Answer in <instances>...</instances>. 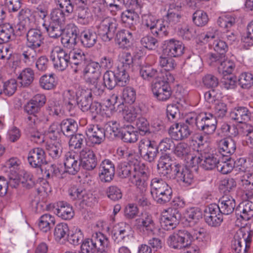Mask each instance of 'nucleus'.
Here are the masks:
<instances>
[{"label": "nucleus", "instance_id": "nucleus-18", "mask_svg": "<svg viewBox=\"0 0 253 253\" xmlns=\"http://www.w3.org/2000/svg\"><path fill=\"white\" fill-rule=\"evenodd\" d=\"M152 90L154 96L161 101H166L171 96V87L163 81H159L152 84Z\"/></svg>", "mask_w": 253, "mask_h": 253}, {"label": "nucleus", "instance_id": "nucleus-50", "mask_svg": "<svg viewBox=\"0 0 253 253\" xmlns=\"http://www.w3.org/2000/svg\"><path fill=\"white\" fill-rule=\"evenodd\" d=\"M128 70L118 67L117 70L114 72L118 85L126 86L129 82Z\"/></svg>", "mask_w": 253, "mask_h": 253}, {"label": "nucleus", "instance_id": "nucleus-30", "mask_svg": "<svg viewBox=\"0 0 253 253\" xmlns=\"http://www.w3.org/2000/svg\"><path fill=\"white\" fill-rule=\"evenodd\" d=\"M232 120L239 123H246L251 120V112L249 109L243 106L236 107L230 113Z\"/></svg>", "mask_w": 253, "mask_h": 253}, {"label": "nucleus", "instance_id": "nucleus-63", "mask_svg": "<svg viewBox=\"0 0 253 253\" xmlns=\"http://www.w3.org/2000/svg\"><path fill=\"white\" fill-rule=\"evenodd\" d=\"M47 132V135L51 139L55 140L59 138L63 135L60 124H59L57 123H52L48 127Z\"/></svg>", "mask_w": 253, "mask_h": 253}, {"label": "nucleus", "instance_id": "nucleus-16", "mask_svg": "<svg viewBox=\"0 0 253 253\" xmlns=\"http://www.w3.org/2000/svg\"><path fill=\"white\" fill-rule=\"evenodd\" d=\"M79 29L74 24L68 25L64 29L61 37V42L65 47L71 48L76 45L78 35L79 36Z\"/></svg>", "mask_w": 253, "mask_h": 253}, {"label": "nucleus", "instance_id": "nucleus-19", "mask_svg": "<svg viewBox=\"0 0 253 253\" xmlns=\"http://www.w3.org/2000/svg\"><path fill=\"white\" fill-rule=\"evenodd\" d=\"M185 186L191 185L194 182V175L192 171L183 165L180 164L173 170L172 178Z\"/></svg>", "mask_w": 253, "mask_h": 253}, {"label": "nucleus", "instance_id": "nucleus-39", "mask_svg": "<svg viewBox=\"0 0 253 253\" xmlns=\"http://www.w3.org/2000/svg\"><path fill=\"white\" fill-rule=\"evenodd\" d=\"M132 34L126 30H122L116 34V41L120 47L125 49L129 47L132 40Z\"/></svg>", "mask_w": 253, "mask_h": 253}, {"label": "nucleus", "instance_id": "nucleus-11", "mask_svg": "<svg viewBox=\"0 0 253 253\" xmlns=\"http://www.w3.org/2000/svg\"><path fill=\"white\" fill-rule=\"evenodd\" d=\"M133 227L140 232L152 233L155 228L153 216L148 212H142L134 221Z\"/></svg>", "mask_w": 253, "mask_h": 253}, {"label": "nucleus", "instance_id": "nucleus-26", "mask_svg": "<svg viewBox=\"0 0 253 253\" xmlns=\"http://www.w3.org/2000/svg\"><path fill=\"white\" fill-rule=\"evenodd\" d=\"M202 167L206 170H211L219 163V156L214 153H211L208 148L201 151Z\"/></svg>", "mask_w": 253, "mask_h": 253}, {"label": "nucleus", "instance_id": "nucleus-7", "mask_svg": "<svg viewBox=\"0 0 253 253\" xmlns=\"http://www.w3.org/2000/svg\"><path fill=\"white\" fill-rule=\"evenodd\" d=\"M75 13L78 23L87 25L93 21V17L89 8V0H74Z\"/></svg>", "mask_w": 253, "mask_h": 253}, {"label": "nucleus", "instance_id": "nucleus-20", "mask_svg": "<svg viewBox=\"0 0 253 253\" xmlns=\"http://www.w3.org/2000/svg\"><path fill=\"white\" fill-rule=\"evenodd\" d=\"M184 48L182 42L174 39H171L164 42V51L169 57L181 56L184 53Z\"/></svg>", "mask_w": 253, "mask_h": 253}, {"label": "nucleus", "instance_id": "nucleus-38", "mask_svg": "<svg viewBox=\"0 0 253 253\" xmlns=\"http://www.w3.org/2000/svg\"><path fill=\"white\" fill-rule=\"evenodd\" d=\"M62 134L66 137L73 135L78 130V124L76 121L72 119L63 120L60 123Z\"/></svg>", "mask_w": 253, "mask_h": 253}, {"label": "nucleus", "instance_id": "nucleus-45", "mask_svg": "<svg viewBox=\"0 0 253 253\" xmlns=\"http://www.w3.org/2000/svg\"><path fill=\"white\" fill-rule=\"evenodd\" d=\"M14 35V30L11 25L9 23L0 25V43L9 42Z\"/></svg>", "mask_w": 253, "mask_h": 253}, {"label": "nucleus", "instance_id": "nucleus-12", "mask_svg": "<svg viewBox=\"0 0 253 253\" xmlns=\"http://www.w3.org/2000/svg\"><path fill=\"white\" fill-rule=\"evenodd\" d=\"M142 26L147 30H150L155 36L163 37L164 36L162 26V19H157L151 14L144 15L142 16Z\"/></svg>", "mask_w": 253, "mask_h": 253}, {"label": "nucleus", "instance_id": "nucleus-15", "mask_svg": "<svg viewBox=\"0 0 253 253\" xmlns=\"http://www.w3.org/2000/svg\"><path fill=\"white\" fill-rule=\"evenodd\" d=\"M83 75L85 82L89 84H96L100 76L98 63L89 60L84 66Z\"/></svg>", "mask_w": 253, "mask_h": 253}, {"label": "nucleus", "instance_id": "nucleus-33", "mask_svg": "<svg viewBox=\"0 0 253 253\" xmlns=\"http://www.w3.org/2000/svg\"><path fill=\"white\" fill-rule=\"evenodd\" d=\"M69 194L73 200H78L80 203L87 205L89 203L90 198L82 187L73 186L69 189Z\"/></svg>", "mask_w": 253, "mask_h": 253}, {"label": "nucleus", "instance_id": "nucleus-59", "mask_svg": "<svg viewBox=\"0 0 253 253\" xmlns=\"http://www.w3.org/2000/svg\"><path fill=\"white\" fill-rule=\"evenodd\" d=\"M48 121V117L44 113H40V112L35 115L29 116L27 118V123L32 127L37 126L41 123H46Z\"/></svg>", "mask_w": 253, "mask_h": 253}, {"label": "nucleus", "instance_id": "nucleus-34", "mask_svg": "<svg viewBox=\"0 0 253 253\" xmlns=\"http://www.w3.org/2000/svg\"><path fill=\"white\" fill-rule=\"evenodd\" d=\"M71 65L84 66L89 60L87 55L79 49H73L69 51Z\"/></svg>", "mask_w": 253, "mask_h": 253}, {"label": "nucleus", "instance_id": "nucleus-3", "mask_svg": "<svg viewBox=\"0 0 253 253\" xmlns=\"http://www.w3.org/2000/svg\"><path fill=\"white\" fill-rule=\"evenodd\" d=\"M109 241L108 239L101 232H96L90 239L85 240L82 243L81 249L82 253H98L107 250Z\"/></svg>", "mask_w": 253, "mask_h": 253}, {"label": "nucleus", "instance_id": "nucleus-27", "mask_svg": "<svg viewBox=\"0 0 253 253\" xmlns=\"http://www.w3.org/2000/svg\"><path fill=\"white\" fill-rule=\"evenodd\" d=\"M91 92L87 88L81 89L77 92L76 104L83 112L88 111L91 105L92 98Z\"/></svg>", "mask_w": 253, "mask_h": 253}, {"label": "nucleus", "instance_id": "nucleus-41", "mask_svg": "<svg viewBox=\"0 0 253 253\" xmlns=\"http://www.w3.org/2000/svg\"><path fill=\"white\" fill-rule=\"evenodd\" d=\"M55 223L54 216L50 214L45 213L40 217L38 226L42 231L46 233L50 231Z\"/></svg>", "mask_w": 253, "mask_h": 253}, {"label": "nucleus", "instance_id": "nucleus-64", "mask_svg": "<svg viewBox=\"0 0 253 253\" xmlns=\"http://www.w3.org/2000/svg\"><path fill=\"white\" fill-rule=\"evenodd\" d=\"M160 65L168 71L173 70L176 66L175 60L171 57H164L161 56L159 58Z\"/></svg>", "mask_w": 253, "mask_h": 253}, {"label": "nucleus", "instance_id": "nucleus-1", "mask_svg": "<svg viewBox=\"0 0 253 253\" xmlns=\"http://www.w3.org/2000/svg\"><path fill=\"white\" fill-rule=\"evenodd\" d=\"M44 36L38 28L28 29L26 35L25 46L22 48L21 60L26 66H32L37 60L38 53L42 51L44 44Z\"/></svg>", "mask_w": 253, "mask_h": 253}, {"label": "nucleus", "instance_id": "nucleus-61", "mask_svg": "<svg viewBox=\"0 0 253 253\" xmlns=\"http://www.w3.org/2000/svg\"><path fill=\"white\" fill-rule=\"evenodd\" d=\"M177 32L179 36L186 40H190L194 37V29L186 24L180 25L178 27Z\"/></svg>", "mask_w": 253, "mask_h": 253}, {"label": "nucleus", "instance_id": "nucleus-48", "mask_svg": "<svg viewBox=\"0 0 253 253\" xmlns=\"http://www.w3.org/2000/svg\"><path fill=\"white\" fill-rule=\"evenodd\" d=\"M174 154L184 160L191 154V148L187 143L179 142L175 147Z\"/></svg>", "mask_w": 253, "mask_h": 253}, {"label": "nucleus", "instance_id": "nucleus-42", "mask_svg": "<svg viewBox=\"0 0 253 253\" xmlns=\"http://www.w3.org/2000/svg\"><path fill=\"white\" fill-rule=\"evenodd\" d=\"M121 139L125 142L133 143L138 139L137 132L131 125H127L122 129L121 133Z\"/></svg>", "mask_w": 253, "mask_h": 253}, {"label": "nucleus", "instance_id": "nucleus-6", "mask_svg": "<svg viewBox=\"0 0 253 253\" xmlns=\"http://www.w3.org/2000/svg\"><path fill=\"white\" fill-rule=\"evenodd\" d=\"M253 237V232L250 230H241L234 237L232 249L235 253H246L250 248Z\"/></svg>", "mask_w": 253, "mask_h": 253}, {"label": "nucleus", "instance_id": "nucleus-58", "mask_svg": "<svg viewBox=\"0 0 253 253\" xmlns=\"http://www.w3.org/2000/svg\"><path fill=\"white\" fill-rule=\"evenodd\" d=\"M119 61L121 63V65L118 66L119 68L129 71L133 67V57L129 52L122 53L119 57Z\"/></svg>", "mask_w": 253, "mask_h": 253}, {"label": "nucleus", "instance_id": "nucleus-14", "mask_svg": "<svg viewBox=\"0 0 253 253\" xmlns=\"http://www.w3.org/2000/svg\"><path fill=\"white\" fill-rule=\"evenodd\" d=\"M81 166L87 170L94 169L97 165V158L94 152L89 148H85L80 152Z\"/></svg>", "mask_w": 253, "mask_h": 253}, {"label": "nucleus", "instance_id": "nucleus-54", "mask_svg": "<svg viewBox=\"0 0 253 253\" xmlns=\"http://www.w3.org/2000/svg\"><path fill=\"white\" fill-rule=\"evenodd\" d=\"M56 84L55 77L53 74L43 75L40 79V86L44 89H52L55 86Z\"/></svg>", "mask_w": 253, "mask_h": 253}, {"label": "nucleus", "instance_id": "nucleus-2", "mask_svg": "<svg viewBox=\"0 0 253 253\" xmlns=\"http://www.w3.org/2000/svg\"><path fill=\"white\" fill-rule=\"evenodd\" d=\"M118 175L121 178L128 177L129 181L137 188L145 190L149 175L146 167L143 165H133L124 162L120 163L118 168Z\"/></svg>", "mask_w": 253, "mask_h": 253}, {"label": "nucleus", "instance_id": "nucleus-5", "mask_svg": "<svg viewBox=\"0 0 253 253\" xmlns=\"http://www.w3.org/2000/svg\"><path fill=\"white\" fill-rule=\"evenodd\" d=\"M161 19L164 36L168 35L170 29H175L177 26L181 25L183 21L181 13L172 5L170 6L167 14Z\"/></svg>", "mask_w": 253, "mask_h": 253}, {"label": "nucleus", "instance_id": "nucleus-24", "mask_svg": "<svg viewBox=\"0 0 253 253\" xmlns=\"http://www.w3.org/2000/svg\"><path fill=\"white\" fill-rule=\"evenodd\" d=\"M235 214L238 219L253 221V203L249 201L240 203L235 209Z\"/></svg>", "mask_w": 253, "mask_h": 253}, {"label": "nucleus", "instance_id": "nucleus-51", "mask_svg": "<svg viewBox=\"0 0 253 253\" xmlns=\"http://www.w3.org/2000/svg\"><path fill=\"white\" fill-rule=\"evenodd\" d=\"M193 23L198 27H203L207 25L209 21L207 13L203 10H197L193 14Z\"/></svg>", "mask_w": 253, "mask_h": 253}, {"label": "nucleus", "instance_id": "nucleus-4", "mask_svg": "<svg viewBox=\"0 0 253 253\" xmlns=\"http://www.w3.org/2000/svg\"><path fill=\"white\" fill-rule=\"evenodd\" d=\"M192 240L193 237L189 231L185 229H181L169 236L167 244L172 249L180 250L186 247Z\"/></svg>", "mask_w": 253, "mask_h": 253}, {"label": "nucleus", "instance_id": "nucleus-17", "mask_svg": "<svg viewBox=\"0 0 253 253\" xmlns=\"http://www.w3.org/2000/svg\"><path fill=\"white\" fill-rule=\"evenodd\" d=\"M115 173V167L109 159L103 160L99 167V177L102 182L109 183L114 178Z\"/></svg>", "mask_w": 253, "mask_h": 253}, {"label": "nucleus", "instance_id": "nucleus-35", "mask_svg": "<svg viewBox=\"0 0 253 253\" xmlns=\"http://www.w3.org/2000/svg\"><path fill=\"white\" fill-rule=\"evenodd\" d=\"M141 77L145 80L152 81L154 80L158 79L159 77L160 73L149 64L142 65L140 67L139 71Z\"/></svg>", "mask_w": 253, "mask_h": 253}, {"label": "nucleus", "instance_id": "nucleus-31", "mask_svg": "<svg viewBox=\"0 0 253 253\" xmlns=\"http://www.w3.org/2000/svg\"><path fill=\"white\" fill-rule=\"evenodd\" d=\"M218 148L221 154L227 158L234 153L236 149L235 141L232 139L224 138L218 142Z\"/></svg>", "mask_w": 253, "mask_h": 253}, {"label": "nucleus", "instance_id": "nucleus-62", "mask_svg": "<svg viewBox=\"0 0 253 253\" xmlns=\"http://www.w3.org/2000/svg\"><path fill=\"white\" fill-rule=\"evenodd\" d=\"M106 194L107 197L113 201L119 200L123 196L121 189L115 185L109 186L106 190Z\"/></svg>", "mask_w": 253, "mask_h": 253}, {"label": "nucleus", "instance_id": "nucleus-47", "mask_svg": "<svg viewBox=\"0 0 253 253\" xmlns=\"http://www.w3.org/2000/svg\"><path fill=\"white\" fill-rule=\"evenodd\" d=\"M69 228L67 223L61 222L57 224L54 230V236L56 241H59L62 239L69 236Z\"/></svg>", "mask_w": 253, "mask_h": 253}, {"label": "nucleus", "instance_id": "nucleus-43", "mask_svg": "<svg viewBox=\"0 0 253 253\" xmlns=\"http://www.w3.org/2000/svg\"><path fill=\"white\" fill-rule=\"evenodd\" d=\"M61 25V24L54 22H50L48 24L45 22L42 24L48 36L53 39H57L63 35V29Z\"/></svg>", "mask_w": 253, "mask_h": 253}, {"label": "nucleus", "instance_id": "nucleus-32", "mask_svg": "<svg viewBox=\"0 0 253 253\" xmlns=\"http://www.w3.org/2000/svg\"><path fill=\"white\" fill-rule=\"evenodd\" d=\"M221 213L223 214L228 215L235 211L236 203L235 199L229 196H224L219 201L218 205Z\"/></svg>", "mask_w": 253, "mask_h": 253}, {"label": "nucleus", "instance_id": "nucleus-46", "mask_svg": "<svg viewBox=\"0 0 253 253\" xmlns=\"http://www.w3.org/2000/svg\"><path fill=\"white\" fill-rule=\"evenodd\" d=\"M18 79L22 86H28L34 81V72L31 68H26L21 72Z\"/></svg>", "mask_w": 253, "mask_h": 253}, {"label": "nucleus", "instance_id": "nucleus-57", "mask_svg": "<svg viewBox=\"0 0 253 253\" xmlns=\"http://www.w3.org/2000/svg\"><path fill=\"white\" fill-rule=\"evenodd\" d=\"M221 85L226 89H234L237 86V78L233 75H223L221 80Z\"/></svg>", "mask_w": 253, "mask_h": 253}, {"label": "nucleus", "instance_id": "nucleus-44", "mask_svg": "<svg viewBox=\"0 0 253 253\" xmlns=\"http://www.w3.org/2000/svg\"><path fill=\"white\" fill-rule=\"evenodd\" d=\"M63 101L66 109L71 111L77 103V93L73 90H65L63 93Z\"/></svg>", "mask_w": 253, "mask_h": 253}, {"label": "nucleus", "instance_id": "nucleus-36", "mask_svg": "<svg viewBox=\"0 0 253 253\" xmlns=\"http://www.w3.org/2000/svg\"><path fill=\"white\" fill-rule=\"evenodd\" d=\"M172 195V190L168 184L161 189L155 195L152 196L154 200L158 204H164L170 201Z\"/></svg>", "mask_w": 253, "mask_h": 253}, {"label": "nucleus", "instance_id": "nucleus-60", "mask_svg": "<svg viewBox=\"0 0 253 253\" xmlns=\"http://www.w3.org/2000/svg\"><path fill=\"white\" fill-rule=\"evenodd\" d=\"M46 150L48 155L54 159L60 158L62 153V145L58 142L48 144Z\"/></svg>", "mask_w": 253, "mask_h": 253}, {"label": "nucleus", "instance_id": "nucleus-53", "mask_svg": "<svg viewBox=\"0 0 253 253\" xmlns=\"http://www.w3.org/2000/svg\"><path fill=\"white\" fill-rule=\"evenodd\" d=\"M137 18V14L130 10L123 12L121 15L122 22L126 27L129 28H133L135 23V19Z\"/></svg>", "mask_w": 253, "mask_h": 253}, {"label": "nucleus", "instance_id": "nucleus-52", "mask_svg": "<svg viewBox=\"0 0 253 253\" xmlns=\"http://www.w3.org/2000/svg\"><path fill=\"white\" fill-rule=\"evenodd\" d=\"M185 216L189 222L196 223L202 218V212L199 208H190L186 210Z\"/></svg>", "mask_w": 253, "mask_h": 253}, {"label": "nucleus", "instance_id": "nucleus-23", "mask_svg": "<svg viewBox=\"0 0 253 253\" xmlns=\"http://www.w3.org/2000/svg\"><path fill=\"white\" fill-rule=\"evenodd\" d=\"M28 161L32 167L41 169L42 165L46 164L44 151L40 147L31 149L28 153Z\"/></svg>", "mask_w": 253, "mask_h": 253}, {"label": "nucleus", "instance_id": "nucleus-25", "mask_svg": "<svg viewBox=\"0 0 253 253\" xmlns=\"http://www.w3.org/2000/svg\"><path fill=\"white\" fill-rule=\"evenodd\" d=\"M180 214L176 210L173 213H164L160 219L161 227L164 230H170L175 228L179 223Z\"/></svg>", "mask_w": 253, "mask_h": 253}, {"label": "nucleus", "instance_id": "nucleus-13", "mask_svg": "<svg viewBox=\"0 0 253 253\" xmlns=\"http://www.w3.org/2000/svg\"><path fill=\"white\" fill-rule=\"evenodd\" d=\"M222 213L215 204H211L204 210V217L206 222L212 227H217L223 221Z\"/></svg>", "mask_w": 253, "mask_h": 253}, {"label": "nucleus", "instance_id": "nucleus-28", "mask_svg": "<svg viewBox=\"0 0 253 253\" xmlns=\"http://www.w3.org/2000/svg\"><path fill=\"white\" fill-rule=\"evenodd\" d=\"M79 38L83 46L85 48H91L96 43L97 35L92 28H86L79 34Z\"/></svg>", "mask_w": 253, "mask_h": 253}, {"label": "nucleus", "instance_id": "nucleus-37", "mask_svg": "<svg viewBox=\"0 0 253 253\" xmlns=\"http://www.w3.org/2000/svg\"><path fill=\"white\" fill-rule=\"evenodd\" d=\"M142 107L143 105L140 104H134L130 106L124 112V119L129 122L134 121L138 116L142 114Z\"/></svg>", "mask_w": 253, "mask_h": 253}, {"label": "nucleus", "instance_id": "nucleus-9", "mask_svg": "<svg viewBox=\"0 0 253 253\" xmlns=\"http://www.w3.org/2000/svg\"><path fill=\"white\" fill-rule=\"evenodd\" d=\"M138 150L140 155L149 162H153L159 154L156 142L147 139H142L139 142Z\"/></svg>", "mask_w": 253, "mask_h": 253}, {"label": "nucleus", "instance_id": "nucleus-10", "mask_svg": "<svg viewBox=\"0 0 253 253\" xmlns=\"http://www.w3.org/2000/svg\"><path fill=\"white\" fill-rule=\"evenodd\" d=\"M179 165V164L173 162L169 154H163L158 161L157 165L158 173L161 177L171 179L174 168L178 167Z\"/></svg>", "mask_w": 253, "mask_h": 253}, {"label": "nucleus", "instance_id": "nucleus-29", "mask_svg": "<svg viewBox=\"0 0 253 253\" xmlns=\"http://www.w3.org/2000/svg\"><path fill=\"white\" fill-rule=\"evenodd\" d=\"M64 165L67 172L75 175L80 170L81 164L74 153L68 152L64 157Z\"/></svg>", "mask_w": 253, "mask_h": 253}, {"label": "nucleus", "instance_id": "nucleus-40", "mask_svg": "<svg viewBox=\"0 0 253 253\" xmlns=\"http://www.w3.org/2000/svg\"><path fill=\"white\" fill-rule=\"evenodd\" d=\"M56 210L57 215L64 220H70L74 215L72 207L67 203L60 202Z\"/></svg>", "mask_w": 253, "mask_h": 253}, {"label": "nucleus", "instance_id": "nucleus-8", "mask_svg": "<svg viewBox=\"0 0 253 253\" xmlns=\"http://www.w3.org/2000/svg\"><path fill=\"white\" fill-rule=\"evenodd\" d=\"M50 58L54 68L59 71H64L71 65L69 51L60 47H55L51 51Z\"/></svg>", "mask_w": 253, "mask_h": 253}, {"label": "nucleus", "instance_id": "nucleus-22", "mask_svg": "<svg viewBox=\"0 0 253 253\" xmlns=\"http://www.w3.org/2000/svg\"><path fill=\"white\" fill-rule=\"evenodd\" d=\"M192 132L190 126L182 123H174L169 128V133L175 140H181L188 138Z\"/></svg>", "mask_w": 253, "mask_h": 253}, {"label": "nucleus", "instance_id": "nucleus-56", "mask_svg": "<svg viewBox=\"0 0 253 253\" xmlns=\"http://www.w3.org/2000/svg\"><path fill=\"white\" fill-rule=\"evenodd\" d=\"M238 83L244 89H249L253 85V75L248 72L241 73L238 78Z\"/></svg>", "mask_w": 253, "mask_h": 253}, {"label": "nucleus", "instance_id": "nucleus-49", "mask_svg": "<svg viewBox=\"0 0 253 253\" xmlns=\"http://www.w3.org/2000/svg\"><path fill=\"white\" fill-rule=\"evenodd\" d=\"M241 42L246 48L253 45V20L248 24L246 33L242 36Z\"/></svg>", "mask_w": 253, "mask_h": 253}, {"label": "nucleus", "instance_id": "nucleus-21", "mask_svg": "<svg viewBox=\"0 0 253 253\" xmlns=\"http://www.w3.org/2000/svg\"><path fill=\"white\" fill-rule=\"evenodd\" d=\"M86 134L92 145L100 144L105 139V129L98 125H89L85 130Z\"/></svg>", "mask_w": 253, "mask_h": 253}, {"label": "nucleus", "instance_id": "nucleus-55", "mask_svg": "<svg viewBox=\"0 0 253 253\" xmlns=\"http://www.w3.org/2000/svg\"><path fill=\"white\" fill-rule=\"evenodd\" d=\"M104 85L110 90L113 89L118 84L116 81L115 72L111 70H107L103 75Z\"/></svg>", "mask_w": 253, "mask_h": 253}]
</instances>
